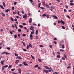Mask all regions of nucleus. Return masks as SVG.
Masks as SVG:
<instances>
[{"label":"nucleus","mask_w":74,"mask_h":74,"mask_svg":"<svg viewBox=\"0 0 74 74\" xmlns=\"http://www.w3.org/2000/svg\"><path fill=\"white\" fill-rule=\"evenodd\" d=\"M15 69H11V70L12 71H14V70H15Z\"/></svg>","instance_id":"nucleus-63"},{"label":"nucleus","mask_w":74,"mask_h":74,"mask_svg":"<svg viewBox=\"0 0 74 74\" xmlns=\"http://www.w3.org/2000/svg\"><path fill=\"white\" fill-rule=\"evenodd\" d=\"M8 65H5L4 66L5 68L8 67Z\"/></svg>","instance_id":"nucleus-47"},{"label":"nucleus","mask_w":74,"mask_h":74,"mask_svg":"<svg viewBox=\"0 0 74 74\" xmlns=\"http://www.w3.org/2000/svg\"><path fill=\"white\" fill-rule=\"evenodd\" d=\"M41 6V3H39L38 4V8H40Z\"/></svg>","instance_id":"nucleus-21"},{"label":"nucleus","mask_w":74,"mask_h":74,"mask_svg":"<svg viewBox=\"0 0 74 74\" xmlns=\"http://www.w3.org/2000/svg\"><path fill=\"white\" fill-rule=\"evenodd\" d=\"M39 46L40 47H41V48H42V47H43V46L42 45H39Z\"/></svg>","instance_id":"nucleus-40"},{"label":"nucleus","mask_w":74,"mask_h":74,"mask_svg":"<svg viewBox=\"0 0 74 74\" xmlns=\"http://www.w3.org/2000/svg\"><path fill=\"white\" fill-rule=\"evenodd\" d=\"M27 14H25L24 15V16L23 17V18H24V19H27Z\"/></svg>","instance_id":"nucleus-3"},{"label":"nucleus","mask_w":74,"mask_h":74,"mask_svg":"<svg viewBox=\"0 0 74 74\" xmlns=\"http://www.w3.org/2000/svg\"><path fill=\"white\" fill-rule=\"evenodd\" d=\"M62 20H61V21L60 20H59L58 21V23H61L62 21Z\"/></svg>","instance_id":"nucleus-22"},{"label":"nucleus","mask_w":74,"mask_h":74,"mask_svg":"<svg viewBox=\"0 0 74 74\" xmlns=\"http://www.w3.org/2000/svg\"><path fill=\"white\" fill-rule=\"evenodd\" d=\"M18 73L21 74V68H19L18 69Z\"/></svg>","instance_id":"nucleus-6"},{"label":"nucleus","mask_w":74,"mask_h":74,"mask_svg":"<svg viewBox=\"0 0 74 74\" xmlns=\"http://www.w3.org/2000/svg\"><path fill=\"white\" fill-rule=\"evenodd\" d=\"M23 64L26 66H29L28 64L27 63V62H23Z\"/></svg>","instance_id":"nucleus-1"},{"label":"nucleus","mask_w":74,"mask_h":74,"mask_svg":"<svg viewBox=\"0 0 74 74\" xmlns=\"http://www.w3.org/2000/svg\"><path fill=\"white\" fill-rule=\"evenodd\" d=\"M12 67V65L9 66L8 67V69H11Z\"/></svg>","instance_id":"nucleus-41"},{"label":"nucleus","mask_w":74,"mask_h":74,"mask_svg":"<svg viewBox=\"0 0 74 74\" xmlns=\"http://www.w3.org/2000/svg\"><path fill=\"white\" fill-rule=\"evenodd\" d=\"M29 46L28 45L27 47V49H29Z\"/></svg>","instance_id":"nucleus-51"},{"label":"nucleus","mask_w":74,"mask_h":74,"mask_svg":"<svg viewBox=\"0 0 74 74\" xmlns=\"http://www.w3.org/2000/svg\"><path fill=\"white\" fill-rule=\"evenodd\" d=\"M38 30L37 29L36 32L35 34L36 35H37L38 34Z\"/></svg>","instance_id":"nucleus-12"},{"label":"nucleus","mask_w":74,"mask_h":74,"mask_svg":"<svg viewBox=\"0 0 74 74\" xmlns=\"http://www.w3.org/2000/svg\"><path fill=\"white\" fill-rule=\"evenodd\" d=\"M2 14L4 16H5V14L4 13L2 12Z\"/></svg>","instance_id":"nucleus-56"},{"label":"nucleus","mask_w":74,"mask_h":74,"mask_svg":"<svg viewBox=\"0 0 74 74\" xmlns=\"http://www.w3.org/2000/svg\"><path fill=\"white\" fill-rule=\"evenodd\" d=\"M14 55H15V56H16L18 57V54L17 53H15Z\"/></svg>","instance_id":"nucleus-32"},{"label":"nucleus","mask_w":74,"mask_h":74,"mask_svg":"<svg viewBox=\"0 0 74 74\" xmlns=\"http://www.w3.org/2000/svg\"><path fill=\"white\" fill-rule=\"evenodd\" d=\"M17 58H18V59H22V58L20 56H18Z\"/></svg>","instance_id":"nucleus-19"},{"label":"nucleus","mask_w":74,"mask_h":74,"mask_svg":"<svg viewBox=\"0 0 74 74\" xmlns=\"http://www.w3.org/2000/svg\"><path fill=\"white\" fill-rule=\"evenodd\" d=\"M57 57L58 58H60V55H57Z\"/></svg>","instance_id":"nucleus-31"},{"label":"nucleus","mask_w":74,"mask_h":74,"mask_svg":"<svg viewBox=\"0 0 74 74\" xmlns=\"http://www.w3.org/2000/svg\"><path fill=\"white\" fill-rule=\"evenodd\" d=\"M43 6H44V7H45V6H47V4H45V3L43 4Z\"/></svg>","instance_id":"nucleus-38"},{"label":"nucleus","mask_w":74,"mask_h":74,"mask_svg":"<svg viewBox=\"0 0 74 74\" xmlns=\"http://www.w3.org/2000/svg\"><path fill=\"white\" fill-rule=\"evenodd\" d=\"M30 27H31L30 29V30H33L34 29V27H33V26H31Z\"/></svg>","instance_id":"nucleus-4"},{"label":"nucleus","mask_w":74,"mask_h":74,"mask_svg":"<svg viewBox=\"0 0 74 74\" xmlns=\"http://www.w3.org/2000/svg\"><path fill=\"white\" fill-rule=\"evenodd\" d=\"M38 60L40 62H42L41 60V59H38Z\"/></svg>","instance_id":"nucleus-39"},{"label":"nucleus","mask_w":74,"mask_h":74,"mask_svg":"<svg viewBox=\"0 0 74 74\" xmlns=\"http://www.w3.org/2000/svg\"><path fill=\"white\" fill-rule=\"evenodd\" d=\"M66 17H67V18H69V19H70V17L69 16L67 15L66 16Z\"/></svg>","instance_id":"nucleus-42"},{"label":"nucleus","mask_w":74,"mask_h":74,"mask_svg":"<svg viewBox=\"0 0 74 74\" xmlns=\"http://www.w3.org/2000/svg\"><path fill=\"white\" fill-rule=\"evenodd\" d=\"M32 21V18H30L29 19V23H31Z\"/></svg>","instance_id":"nucleus-17"},{"label":"nucleus","mask_w":74,"mask_h":74,"mask_svg":"<svg viewBox=\"0 0 74 74\" xmlns=\"http://www.w3.org/2000/svg\"><path fill=\"white\" fill-rule=\"evenodd\" d=\"M48 70V72H49V73H51V72H52V71L49 69Z\"/></svg>","instance_id":"nucleus-58"},{"label":"nucleus","mask_w":74,"mask_h":74,"mask_svg":"<svg viewBox=\"0 0 74 74\" xmlns=\"http://www.w3.org/2000/svg\"><path fill=\"white\" fill-rule=\"evenodd\" d=\"M15 27H16V29H18V27L17 26V25H16V24H15Z\"/></svg>","instance_id":"nucleus-54"},{"label":"nucleus","mask_w":74,"mask_h":74,"mask_svg":"<svg viewBox=\"0 0 74 74\" xmlns=\"http://www.w3.org/2000/svg\"><path fill=\"white\" fill-rule=\"evenodd\" d=\"M52 16L53 17H54V19H58V17H56V16H55L54 15H53Z\"/></svg>","instance_id":"nucleus-9"},{"label":"nucleus","mask_w":74,"mask_h":74,"mask_svg":"<svg viewBox=\"0 0 74 74\" xmlns=\"http://www.w3.org/2000/svg\"><path fill=\"white\" fill-rule=\"evenodd\" d=\"M54 40L55 41H56L57 40V38H54Z\"/></svg>","instance_id":"nucleus-62"},{"label":"nucleus","mask_w":74,"mask_h":74,"mask_svg":"<svg viewBox=\"0 0 74 74\" xmlns=\"http://www.w3.org/2000/svg\"><path fill=\"white\" fill-rule=\"evenodd\" d=\"M60 51H61V52H64V50L63 49H60Z\"/></svg>","instance_id":"nucleus-24"},{"label":"nucleus","mask_w":74,"mask_h":74,"mask_svg":"<svg viewBox=\"0 0 74 74\" xmlns=\"http://www.w3.org/2000/svg\"><path fill=\"white\" fill-rule=\"evenodd\" d=\"M23 25H24V26L26 25V24L25 23H23Z\"/></svg>","instance_id":"nucleus-43"},{"label":"nucleus","mask_w":74,"mask_h":74,"mask_svg":"<svg viewBox=\"0 0 74 74\" xmlns=\"http://www.w3.org/2000/svg\"><path fill=\"white\" fill-rule=\"evenodd\" d=\"M64 56L65 57L66 59H67V57L66 54H64Z\"/></svg>","instance_id":"nucleus-20"},{"label":"nucleus","mask_w":74,"mask_h":74,"mask_svg":"<svg viewBox=\"0 0 74 74\" xmlns=\"http://www.w3.org/2000/svg\"><path fill=\"white\" fill-rule=\"evenodd\" d=\"M48 70H47L46 69H44L43 70V72L45 73H48Z\"/></svg>","instance_id":"nucleus-2"},{"label":"nucleus","mask_w":74,"mask_h":74,"mask_svg":"<svg viewBox=\"0 0 74 74\" xmlns=\"http://www.w3.org/2000/svg\"><path fill=\"white\" fill-rule=\"evenodd\" d=\"M10 33V34H13V33H12V31H10L9 32Z\"/></svg>","instance_id":"nucleus-55"},{"label":"nucleus","mask_w":74,"mask_h":74,"mask_svg":"<svg viewBox=\"0 0 74 74\" xmlns=\"http://www.w3.org/2000/svg\"><path fill=\"white\" fill-rule=\"evenodd\" d=\"M64 12H67V10H66V9H64Z\"/></svg>","instance_id":"nucleus-46"},{"label":"nucleus","mask_w":74,"mask_h":74,"mask_svg":"<svg viewBox=\"0 0 74 74\" xmlns=\"http://www.w3.org/2000/svg\"><path fill=\"white\" fill-rule=\"evenodd\" d=\"M70 5H71L73 6V5H74V3H70Z\"/></svg>","instance_id":"nucleus-26"},{"label":"nucleus","mask_w":74,"mask_h":74,"mask_svg":"<svg viewBox=\"0 0 74 74\" xmlns=\"http://www.w3.org/2000/svg\"><path fill=\"white\" fill-rule=\"evenodd\" d=\"M38 65L37 64V65H35L34 67H38Z\"/></svg>","instance_id":"nucleus-33"},{"label":"nucleus","mask_w":74,"mask_h":74,"mask_svg":"<svg viewBox=\"0 0 74 74\" xmlns=\"http://www.w3.org/2000/svg\"><path fill=\"white\" fill-rule=\"evenodd\" d=\"M10 18H11V21H14V19H13V18H12V17H11Z\"/></svg>","instance_id":"nucleus-44"},{"label":"nucleus","mask_w":74,"mask_h":74,"mask_svg":"<svg viewBox=\"0 0 74 74\" xmlns=\"http://www.w3.org/2000/svg\"><path fill=\"white\" fill-rule=\"evenodd\" d=\"M62 48H65V47H64V45H62Z\"/></svg>","instance_id":"nucleus-53"},{"label":"nucleus","mask_w":74,"mask_h":74,"mask_svg":"<svg viewBox=\"0 0 74 74\" xmlns=\"http://www.w3.org/2000/svg\"><path fill=\"white\" fill-rule=\"evenodd\" d=\"M22 43H23L24 46H25V45H26V44H25V42H24L23 41H22Z\"/></svg>","instance_id":"nucleus-27"},{"label":"nucleus","mask_w":74,"mask_h":74,"mask_svg":"<svg viewBox=\"0 0 74 74\" xmlns=\"http://www.w3.org/2000/svg\"><path fill=\"white\" fill-rule=\"evenodd\" d=\"M46 7L47 8H51V7H50L48 5H46Z\"/></svg>","instance_id":"nucleus-18"},{"label":"nucleus","mask_w":74,"mask_h":74,"mask_svg":"<svg viewBox=\"0 0 74 74\" xmlns=\"http://www.w3.org/2000/svg\"><path fill=\"white\" fill-rule=\"evenodd\" d=\"M62 27L63 29H66V27H64V26H62Z\"/></svg>","instance_id":"nucleus-25"},{"label":"nucleus","mask_w":74,"mask_h":74,"mask_svg":"<svg viewBox=\"0 0 74 74\" xmlns=\"http://www.w3.org/2000/svg\"><path fill=\"white\" fill-rule=\"evenodd\" d=\"M29 46L31 48H32V44H31L30 43H29Z\"/></svg>","instance_id":"nucleus-15"},{"label":"nucleus","mask_w":74,"mask_h":74,"mask_svg":"<svg viewBox=\"0 0 74 74\" xmlns=\"http://www.w3.org/2000/svg\"><path fill=\"white\" fill-rule=\"evenodd\" d=\"M53 74H58V73L57 72H54Z\"/></svg>","instance_id":"nucleus-59"},{"label":"nucleus","mask_w":74,"mask_h":74,"mask_svg":"<svg viewBox=\"0 0 74 74\" xmlns=\"http://www.w3.org/2000/svg\"><path fill=\"white\" fill-rule=\"evenodd\" d=\"M12 10H14L15 9V8L14 7H12Z\"/></svg>","instance_id":"nucleus-37"},{"label":"nucleus","mask_w":74,"mask_h":74,"mask_svg":"<svg viewBox=\"0 0 74 74\" xmlns=\"http://www.w3.org/2000/svg\"><path fill=\"white\" fill-rule=\"evenodd\" d=\"M2 70H4L5 69V68L4 67V66H3L2 68Z\"/></svg>","instance_id":"nucleus-49"},{"label":"nucleus","mask_w":74,"mask_h":74,"mask_svg":"<svg viewBox=\"0 0 74 74\" xmlns=\"http://www.w3.org/2000/svg\"><path fill=\"white\" fill-rule=\"evenodd\" d=\"M61 24L63 23V24L64 25V24H65L64 22V21H63V20L61 21Z\"/></svg>","instance_id":"nucleus-29"},{"label":"nucleus","mask_w":74,"mask_h":74,"mask_svg":"<svg viewBox=\"0 0 74 74\" xmlns=\"http://www.w3.org/2000/svg\"><path fill=\"white\" fill-rule=\"evenodd\" d=\"M40 8L41 9H42V10H44L45 9L44 8L42 7H40Z\"/></svg>","instance_id":"nucleus-36"},{"label":"nucleus","mask_w":74,"mask_h":74,"mask_svg":"<svg viewBox=\"0 0 74 74\" xmlns=\"http://www.w3.org/2000/svg\"><path fill=\"white\" fill-rule=\"evenodd\" d=\"M31 56L32 57V59H34L35 58H34V57L33 56V55H31Z\"/></svg>","instance_id":"nucleus-23"},{"label":"nucleus","mask_w":74,"mask_h":74,"mask_svg":"<svg viewBox=\"0 0 74 74\" xmlns=\"http://www.w3.org/2000/svg\"><path fill=\"white\" fill-rule=\"evenodd\" d=\"M29 1L31 2V4H35V3L34 2H33V0H29Z\"/></svg>","instance_id":"nucleus-5"},{"label":"nucleus","mask_w":74,"mask_h":74,"mask_svg":"<svg viewBox=\"0 0 74 74\" xmlns=\"http://www.w3.org/2000/svg\"><path fill=\"white\" fill-rule=\"evenodd\" d=\"M18 32H21V29H19L18 30Z\"/></svg>","instance_id":"nucleus-64"},{"label":"nucleus","mask_w":74,"mask_h":74,"mask_svg":"<svg viewBox=\"0 0 74 74\" xmlns=\"http://www.w3.org/2000/svg\"><path fill=\"white\" fill-rule=\"evenodd\" d=\"M30 39H31V40H32V39H33V38H33V35L31 34L30 35Z\"/></svg>","instance_id":"nucleus-14"},{"label":"nucleus","mask_w":74,"mask_h":74,"mask_svg":"<svg viewBox=\"0 0 74 74\" xmlns=\"http://www.w3.org/2000/svg\"><path fill=\"white\" fill-rule=\"evenodd\" d=\"M5 12L6 11V12H8V11H9V10L8 9H7L5 11Z\"/></svg>","instance_id":"nucleus-52"},{"label":"nucleus","mask_w":74,"mask_h":74,"mask_svg":"<svg viewBox=\"0 0 74 74\" xmlns=\"http://www.w3.org/2000/svg\"><path fill=\"white\" fill-rule=\"evenodd\" d=\"M14 36L15 38H17V35L16 34Z\"/></svg>","instance_id":"nucleus-50"},{"label":"nucleus","mask_w":74,"mask_h":74,"mask_svg":"<svg viewBox=\"0 0 74 74\" xmlns=\"http://www.w3.org/2000/svg\"><path fill=\"white\" fill-rule=\"evenodd\" d=\"M19 62V60H17L15 62V63L16 64H18V63Z\"/></svg>","instance_id":"nucleus-13"},{"label":"nucleus","mask_w":74,"mask_h":74,"mask_svg":"<svg viewBox=\"0 0 74 74\" xmlns=\"http://www.w3.org/2000/svg\"><path fill=\"white\" fill-rule=\"evenodd\" d=\"M21 12H22V14H25V12H24V11H22Z\"/></svg>","instance_id":"nucleus-60"},{"label":"nucleus","mask_w":74,"mask_h":74,"mask_svg":"<svg viewBox=\"0 0 74 74\" xmlns=\"http://www.w3.org/2000/svg\"><path fill=\"white\" fill-rule=\"evenodd\" d=\"M0 7L1 8H2L3 9V10H4V7H3V5H0Z\"/></svg>","instance_id":"nucleus-16"},{"label":"nucleus","mask_w":74,"mask_h":74,"mask_svg":"<svg viewBox=\"0 0 74 74\" xmlns=\"http://www.w3.org/2000/svg\"><path fill=\"white\" fill-rule=\"evenodd\" d=\"M62 59L63 60H65V57H62Z\"/></svg>","instance_id":"nucleus-45"},{"label":"nucleus","mask_w":74,"mask_h":74,"mask_svg":"<svg viewBox=\"0 0 74 74\" xmlns=\"http://www.w3.org/2000/svg\"><path fill=\"white\" fill-rule=\"evenodd\" d=\"M49 47L50 48H52V45H50L49 46Z\"/></svg>","instance_id":"nucleus-61"},{"label":"nucleus","mask_w":74,"mask_h":74,"mask_svg":"<svg viewBox=\"0 0 74 74\" xmlns=\"http://www.w3.org/2000/svg\"><path fill=\"white\" fill-rule=\"evenodd\" d=\"M5 54H7V55H8L9 54H10V53H8V52H6Z\"/></svg>","instance_id":"nucleus-57"},{"label":"nucleus","mask_w":74,"mask_h":74,"mask_svg":"<svg viewBox=\"0 0 74 74\" xmlns=\"http://www.w3.org/2000/svg\"><path fill=\"white\" fill-rule=\"evenodd\" d=\"M48 16V15H47V14H43L42 16H43V17H44V16Z\"/></svg>","instance_id":"nucleus-7"},{"label":"nucleus","mask_w":74,"mask_h":74,"mask_svg":"<svg viewBox=\"0 0 74 74\" xmlns=\"http://www.w3.org/2000/svg\"><path fill=\"white\" fill-rule=\"evenodd\" d=\"M18 38H20V34H18Z\"/></svg>","instance_id":"nucleus-34"},{"label":"nucleus","mask_w":74,"mask_h":74,"mask_svg":"<svg viewBox=\"0 0 74 74\" xmlns=\"http://www.w3.org/2000/svg\"><path fill=\"white\" fill-rule=\"evenodd\" d=\"M17 14H18V15H20V16H21V14H20V12H19V11L18 12Z\"/></svg>","instance_id":"nucleus-28"},{"label":"nucleus","mask_w":74,"mask_h":74,"mask_svg":"<svg viewBox=\"0 0 74 74\" xmlns=\"http://www.w3.org/2000/svg\"><path fill=\"white\" fill-rule=\"evenodd\" d=\"M23 50L24 51H25V52H26V51H27V50H26V49H23Z\"/></svg>","instance_id":"nucleus-48"},{"label":"nucleus","mask_w":74,"mask_h":74,"mask_svg":"<svg viewBox=\"0 0 74 74\" xmlns=\"http://www.w3.org/2000/svg\"><path fill=\"white\" fill-rule=\"evenodd\" d=\"M33 32H31V34L32 35L33 34H34V31L33 30H32Z\"/></svg>","instance_id":"nucleus-30"},{"label":"nucleus","mask_w":74,"mask_h":74,"mask_svg":"<svg viewBox=\"0 0 74 74\" xmlns=\"http://www.w3.org/2000/svg\"><path fill=\"white\" fill-rule=\"evenodd\" d=\"M2 4L4 7H5V2H2Z\"/></svg>","instance_id":"nucleus-8"},{"label":"nucleus","mask_w":74,"mask_h":74,"mask_svg":"<svg viewBox=\"0 0 74 74\" xmlns=\"http://www.w3.org/2000/svg\"><path fill=\"white\" fill-rule=\"evenodd\" d=\"M45 67V68H46V69H48L49 70V69H50V68H49L48 67V66H44Z\"/></svg>","instance_id":"nucleus-11"},{"label":"nucleus","mask_w":74,"mask_h":74,"mask_svg":"<svg viewBox=\"0 0 74 74\" xmlns=\"http://www.w3.org/2000/svg\"><path fill=\"white\" fill-rule=\"evenodd\" d=\"M5 61L3 60L1 61V64L2 65H4V62Z\"/></svg>","instance_id":"nucleus-10"},{"label":"nucleus","mask_w":74,"mask_h":74,"mask_svg":"<svg viewBox=\"0 0 74 74\" xmlns=\"http://www.w3.org/2000/svg\"><path fill=\"white\" fill-rule=\"evenodd\" d=\"M19 27L20 28H23V26L21 25H19Z\"/></svg>","instance_id":"nucleus-35"}]
</instances>
